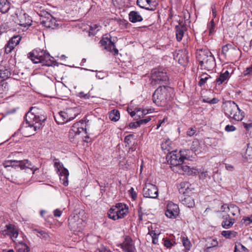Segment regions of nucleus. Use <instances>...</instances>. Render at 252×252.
I'll return each instance as SVG.
<instances>
[{"label":"nucleus","instance_id":"obj_15","mask_svg":"<svg viewBox=\"0 0 252 252\" xmlns=\"http://www.w3.org/2000/svg\"><path fill=\"white\" fill-rule=\"evenodd\" d=\"M137 4L140 7L150 11H154L158 5L156 0H137Z\"/></svg>","mask_w":252,"mask_h":252},{"label":"nucleus","instance_id":"obj_51","mask_svg":"<svg viewBox=\"0 0 252 252\" xmlns=\"http://www.w3.org/2000/svg\"><path fill=\"white\" fill-rule=\"evenodd\" d=\"M196 132V127H190L188 129V130L187 132V134L189 136H193Z\"/></svg>","mask_w":252,"mask_h":252},{"label":"nucleus","instance_id":"obj_64","mask_svg":"<svg viewBox=\"0 0 252 252\" xmlns=\"http://www.w3.org/2000/svg\"><path fill=\"white\" fill-rule=\"evenodd\" d=\"M99 252H112L110 250L106 249L104 247H101L98 249Z\"/></svg>","mask_w":252,"mask_h":252},{"label":"nucleus","instance_id":"obj_63","mask_svg":"<svg viewBox=\"0 0 252 252\" xmlns=\"http://www.w3.org/2000/svg\"><path fill=\"white\" fill-rule=\"evenodd\" d=\"M199 144L198 141H194L192 142V148L194 149L195 152H197L198 151V149L196 147L198 146Z\"/></svg>","mask_w":252,"mask_h":252},{"label":"nucleus","instance_id":"obj_60","mask_svg":"<svg viewBox=\"0 0 252 252\" xmlns=\"http://www.w3.org/2000/svg\"><path fill=\"white\" fill-rule=\"evenodd\" d=\"M134 110L136 113V117L140 118L141 117L142 109L140 108H135Z\"/></svg>","mask_w":252,"mask_h":252},{"label":"nucleus","instance_id":"obj_48","mask_svg":"<svg viewBox=\"0 0 252 252\" xmlns=\"http://www.w3.org/2000/svg\"><path fill=\"white\" fill-rule=\"evenodd\" d=\"M15 163H18V162L16 160H6L3 163V166L4 167H12V165H13L14 164H12Z\"/></svg>","mask_w":252,"mask_h":252},{"label":"nucleus","instance_id":"obj_5","mask_svg":"<svg viewBox=\"0 0 252 252\" xmlns=\"http://www.w3.org/2000/svg\"><path fill=\"white\" fill-rule=\"evenodd\" d=\"M151 80L153 86L167 84L169 82V77L165 69L155 68L152 70Z\"/></svg>","mask_w":252,"mask_h":252},{"label":"nucleus","instance_id":"obj_14","mask_svg":"<svg viewBox=\"0 0 252 252\" xmlns=\"http://www.w3.org/2000/svg\"><path fill=\"white\" fill-rule=\"evenodd\" d=\"M17 161L18 163L14 162V165H12V167H20L21 170L30 169L32 171L33 174L39 169L38 167L32 165V163L28 160H17Z\"/></svg>","mask_w":252,"mask_h":252},{"label":"nucleus","instance_id":"obj_7","mask_svg":"<svg viewBox=\"0 0 252 252\" xmlns=\"http://www.w3.org/2000/svg\"><path fill=\"white\" fill-rule=\"evenodd\" d=\"M199 65L208 70H212L216 65L215 59L210 51H204L199 55Z\"/></svg>","mask_w":252,"mask_h":252},{"label":"nucleus","instance_id":"obj_44","mask_svg":"<svg viewBox=\"0 0 252 252\" xmlns=\"http://www.w3.org/2000/svg\"><path fill=\"white\" fill-rule=\"evenodd\" d=\"M207 28L209 31V34H211L215 32V24L214 21V19L212 20L208 24Z\"/></svg>","mask_w":252,"mask_h":252},{"label":"nucleus","instance_id":"obj_54","mask_svg":"<svg viewBox=\"0 0 252 252\" xmlns=\"http://www.w3.org/2000/svg\"><path fill=\"white\" fill-rule=\"evenodd\" d=\"M128 192L132 199L134 200H136L137 198V194L133 188H130V189L128 190Z\"/></svg>","mask_w":252,"mask_h":252},{"label":"nucleus","instance_id":"obj_57","mask_svg":"<svg viewBox=\"0 0 252 252\" xmlns=\"http://www.w3.org/2000/svg\"><path fill=\"white\" fill-rule=\"evenodd\" d=\"M119 24L120 26L121 27L122 29H125L127 27V26L128 24V22L125 20H120L119 21Z\"/></svg>","mask_w":252,"mask_h":252},{"label":"nucleus","instance_id":"obj_50","mask_svg":"<svg viewBox=\"0 0 252 252\" xmlns=\"http://www.w3.org/2000/svg\"><path fill=\"white\" fill-rule=\"evenodd\" d=\"M243 74L244 76L252 75V64L244 71Z\"/></svg>","mask_w":252,"mask_h":252},{"label":"nucleus","instance_id":"obj_36","mask_svg":"<svg viewBox=\"0 0 252 252\" xmlns=\"http://www.w3.org/2000/svg\"><path fill=\"white\" fill-rule=\"evenodd\" d=\"M100 29V26L98 24H93L90 26L89 35H94Z\"/></svg>","mask_w":252,"mask_h":252},{"label":"nucleus","instance_id":"obj_16","mask_svg":"<svg viewBox=\"0 0 252 252\" xmlns=\"http://www.w3.org/2000/svg\"><path fill=\"white\" fill-rule=\"evenodd\" d=\"M185 158H186L185 157L182 156L180 154L170 153V158L167 161L173 166V169H176L178 165L183 163L184 160Z\"/></svg>","mask_w":252,"mask_h":252},{"label":"nucleus","instance_id":"obj_2","mask_svg":"<svg viewBox=\"0 0 252 252\" xmlns=\"http://www.w3.org/2000/svg\"><path fill=\"white\" fill-rule=\"evenodd\" d=\"M172 89L167 85L159 86L154 92L152 99L158 106H165L172 99Z\"/></svg>","mask_w":252,"mask_h":252},{"label":"nucleus","instance_id":"obj_21","mask_svg":"<svg viewBox=\"0 0 252 252\" xmlns=\"http://www.w3.org/2000/svg\"><path fill=\"white\" fill-rule=\"evenodd\" d=\"M240 50L235 47H233L231 44H227L222 47L221 54L226 56L227 53L231 54L238 55L240 53Z\"/></svg>","mask_w":252,"mask_h":252},{"label":"nucleus","instance_id":"obj_61","mask_svg":"<svg viewBox=\"0 0 252 252\" xmlns=\"http://www.w3.org/2000/svg\"><path fill=\"white\" fill-rule=\"evenodd\" d=\"M129 126L130 128H136L137 127L140 126L139 125L138 121L135 122L130 123Z\"/></svg>","mask_w":252,"mask_h":252},{"label":"nucleus","instance_id":"obj_40","mask_svg":"<svg viewBox=\"0 0 252 252\" xmlns=\"http://www.w3.org/2000/svg\"><path fill=\"white\" fill-rule=\"evenodd\" d=\"M8 89V85L6 82H3L0 85V97H3L2 94L6 93Z\"/></svg>","mask_w":252,"mask_h":252},{"label":"nucleus","instance_id":"obj_13","mask_svg":"<svg viewBox=\"0 0 252 252\" xmlns=\"http://www.w3.org/2000/svg\"><path fill=\"white\" fill-rule=\"evenodd\" d=\"M165 215L169 218H176L179 214L178 206L172 202H169L166 207Z\"/></svg>","mask_w":252,"mask_h":252},{"label":"nucleus","instance_id":"obj_12","mask_svg":"<svg viewBox=\"0 0 252 252\" xmlns=\"http://www.w3.org/2000/svg\"><path fill=\"white\" fill-rule=\"evenodd\" d=\"M143 195L145 197L157 198L158 196L157 187L152 184H146L143 189Z\"/></svg>","mask_w":252,"mask_h":252},{"label":"nucleus","instance_id":"obj_27","mask_svg":"<svg viewBox=\"0 0 252 252\" xmlns=\"http://www.w3.org/2000/svg\"><path fill=\"white\" fill-rule=\"evenodd\" d=\"M60 181L64 186H67L68 184V178L69 176V172L68 170L65 167H63V169L61 170L60 173Z\"/></svg>","mask_w":252,"mask_h":252},{"label":"nucleus","instance_id":"obj_25","mask_svg":"<svg viewBox=\"0 0 252 252\" xmlns=\"http://www.w3.org/2000/svg\"><path fill=\"white\" fill-rule=\"evenodd\" d=\"M230 78V74L228 70L223 72V70L220 73V75L216 79V84L218 85L222 84L225 81L228 80Z\"/></svg>","mask_w":252,"mask_h":252},{"label":"nucleus","instance_id":"obj_32","mask_svg":"<svg viewBox=\"0 0 252 252\" xmlns=\"http://www.w3.org/2000/svg\"><path fill=\"white\" fill-rule=\"evenodd\" d=\"M176 58V60H178L179 63L182 65H185L188 62V57L186 54H181L178 53Z\"/></svg>","mask_w":252,"mask_h":252},{"label":"nucleus","instance_id":"obj_62","mask_svg":"<svg viewBox=\"0 0 252 252\" xmlns=\"http://www.w3.org/2000/svg\"><path fill=\"white\" fill-rule=\"evenodd\" d=\"M62 214V211L60 210L59 209H56L54 211V215L56 217H60Z\"/></svg>","mask_w":252,"mask_h":252},{"label":"nucleus","instance_id":"obj_1","mask_svg":"<svg viewBox=\"0 0 252 252\" xmlns=\"http://www.w3.org/2000/svg\"><path fill=\"white\" fill-rule=\"evenodd\" d=\"M46 119L44 111L36 107H32L26 114L25 123L20 130L25 136L29 137L43 125Z\"/></svg>","mask_w":252,"mask_h":252},{"label":"nucleus","instance_id":"obj_17","mask_svg":"<svg viewBox=\"0 0 252 252\" xmlns=\"http://www.w3.org/2000/svg\"><path fill=\"white\" fill-rule=\"evenodd\" d=\"M121 248L126 252H136V249L132 244V240L128 236H126L125 241L121 244Z\"/></svg>","mask_w":252,"mask_h":252},{"label":"nucleus","instance_id":"obj_20","mask_svg":"<svg viewBox=\"0 0 252 252\" xmlns=\"http://www.w3.org/2000/svg\"><path fill=\"white\" fill-rule=\"evenodd\" d=\"M21 39L20 35H16L13 36L9 41L5 48L6 53H9L14 47L19 43Z\"/></svg>","mask_w":252,"mask_h":252},{"label":"nucleus","instance_id":"obj_33","mask_svg":"<svg viewBox=\"0 0 252 252\" xmlns=\"http://www.w3.org/2000/svg\"><path fill=\"white\" fill-rule=\"evenodd\" d=\"M109 119L113 121L116 122L120 119V113L118 110H112L109 114Z\"/></svg>","mask_w":252,"mask_h":252},{"label":"nucleus","instance_id":"obj_28","mask_svg":"<svg viewBox=\"0 0 252 252\" xmlns=\"http://www.w3.org/2000/svg\"><path fill=\"white\" fill-rule=\"evenodd\" d=\"M129 20L132 23H136L142 21L143 18L139 13L135 11L130 12L128 14Z\"/></svg>","mask_w":252,"mask_h":252},{"label":"nucleus","instance_id":"obj_49","mask_svg":"<svg viewBox=\"0 0 252 252\" xmlns=\"http://www.w3.org/2000/svg\"><path fill=\"white\" fill-rule=\"evenodd\" d=\"M151 120V117L148 116V117H146L144 119H141L140 120H138V122L139 126H141L142 125H145V124H147Z\"/></svg>","mask_w":252,"mask_h":252},{"label":"nucleus","instance_id":"obj_53","mask_svg":"<svg viewBox=\"0 0 252 252\" xmlns=\"http://www.w3.org/2000/svg\"><path fill=\"white\" fill-rule=\"evenodd\" d=\"M243 125L247 131H249L252 127V121L249 120L248 123L243 122Z\"/></svg>","mask_w":252,"mask_h":252},{"label":"nucleus","instance_id":"obj_34","mask_svg":"<svg viewBox=\"0 0 252 252\" xmlns=\"http://www.w3.org/2000/svg\"><path fill=\"white\" fill-rule=\"evenodd\" d=\"M181 240L182 242L183 245L185 247L186 249L185 252H188V251H189L190 249V247L191 246V243L189 239L187 237H181Z\"/></svg>","mask_w":252,"mask_h":252},{"label":"nucleus","instance_id":"obj_47","mask_svg":"<svg viewBox=\"0 0 252 252\" xmlns=\"http://www.w3.org/2000/svg\"><path fill=\"white\" fill-rule=\"evenodd\" d=\"M187 188H186V185L184 183H182L180 184L181 188L179 189V191L182 192L183 194L187 192V189H189V184H187Z\"/></svg>","mask_w":252,"mask_h":252},{"label":"nucleus","instance_id":"obj_45","mask_svg":"<svg viewBox=\"0 0 252 252\" xmlns=\"http://www.w3.org/2000/svg\"><path fill=\"white\" fill-rule=\"evenodd\" d=\"M203 102L208 103L210 104H216L219 102V99L217 98L214 97L212 99H209V98H204Z\"/></svg>","mask_w":252,"mask_h":252},{"label":"nucleus","instance_id":"obj_30","mask_svg":"<svg viewBox=\"0 0 252 252\" xmlns=\"http://www.w3.org/2000/svg\"><path fill=\"white\" fill-rule=\"evenodd\" d=\"M10 2L8 0H0V12L5 13L10 8Z\"/></svg>","mask_w":252,"mask_h":252},{"label":"nucleus","instance_id":"obj_19","mask_svg":"<svg viewBox=\"0 0 252 252\" xmlns=\"http://www.w3.org/2000/svg\"><path fill=\"white\" fill-rule=\"evenodd\" d=\"M11 75V70L8 64L3 63L0 64V81L8 78Z\"/></svg>","mask_w":252,"mask_h":252},{"label":"nucleus","instance_id":"obj_29","mask_svg":"<svg viewBox=\"0 0 252 252\" xmlns=\"http://www.w3.org/2000/svg\"><path fill=\"white\" fill-rule=\"evenodd\" d=\"M182 203L188 207H192L194 205V202L191 197L189 195H184L182 197Z\"/></svg>","mask_w":252,"mask_h":252},{"label":"nucleus","instance_id":"obj_35","mask_svg":"<svg viewBox=\"0 0 252 252\" xmlns=\"http://www.w3.org/2000/svg\"><path fill=\"white\" fill-rule=\"evenodd\" d=\"M60 115V116L63 118V120L64 123L70 121L74 119L76 116V115L75 114L74 116L73 117H69L68 114L67 112H65L64 111H61L58 113Z\"/></svg>","mask_w":252,"mask_h":252},{"label":"nucleus","instance_id":"obj_22","mask_svg":"<svg viewBox=\"0 0 252 252\" xmlns=\"http://www.w3.org/2000/svg\"><path fill=\"white\" fill-rule=\"evenodd\" d=\"M49 16L45 17L44 19H43L41 23L42 25L46 28L54 29L56 25V19L51 16V15L48 14Z\"/></svg>","mask_w":252,"mask_h":252},{"label":"nucleus","instance_id":"obj_52","mask_svg":"<svg viewBox=\"0 0 252 252\" xmlns=\"http://www.w3.org/2000/svg\"><path fill=\"white\" fill-rule=\"evenodd\" d=\"M133 136V134H129L126 136L125 138V143L126 144V146H129V144L131 143V138Z\"/></svg>","mask_w":252,"mask_h":252},{"label":"nucleus","instance_id":"obj_10","mask_svg":"<svg viewBox=\"0 0 252 252\" xmlns=\"http://www.w3.org/2000/svg\"><path fill=\"white\" fill-rule=\"evenodd\" d=\"M101 46L104 47V49L110 52L114 51V55L118 54V50L116 48L114 43L111 40V36L110 34H106L99 42Z\"/></svg>","mask_w":252,"mask_h":252},{"label":"nucleus","instance_id":"obj_37","mask_svg":"<svg viewBox=\"0 0 252 252\" xmlns=\"http://www.w3.org/2000/svg\"><path fill=\"white\" fill-rule=\"evenodd\" d=\"M16 243L20 244L18 252H29L30 249L29 247L22 241H18Z\"/></svg>","mask_w":252,"mask_h":252},{"label":"nucleus","instance_id":"obj_31","mask_svg":"<svg viewBox=\"0 0 252 252\" xmlns=\"http://www.w3.org/2000/svg\"><path fill=\"white\" fill-rule=\"evenodd\" d=\"M227 209L233 216H238L240 214V209L236 205L230 204L227 206Z\"/></svg>","mask_w":252,"mask_h":252},{"label":"nucleus","instance_id":"obj_38","mask_svg":"<svg viewBox=\"0 0 252 252\" xmlns=\"http://www.w3.org/2000/svg\"><path fill=\"white\" fill-rule=\"evenodd\" d=\"M237 233L234 231L224 230L221 232V235L227 239H230L232 237H235Z\"/></svg>","mask_w":252,"mask_h":252},{"label":"nucleus","instance_id":"obj_58","mask_svg":"<svg viewBox=\"0 0 252 252\" xmlns=\"http://www.w3.org/2000/svg\"><path fill=\"white\" fill-rule=\"evenodd\" d=\"M77 96L84 99H89L90 98V94H85L83 92H79Z\"/></svg>","mask_w":252,"mask_h":252},{"label":"nucleus","instance_id":"obj_39","mask_svg":"<svg viewBox=\"0 0 252 252\" xmlns=\"http://www.w3.org/2000/svg\"><path fill=\"white\" fill-rule=\"evenodd\" d=\"M234 252H248V250L240 243L235 244Z\"/></svg>","mask_w":252,"mask_h":252},{"label":"nucleus","instance_id":"obj_9","mask_svg":"<svg viewBox=\"0 0 252 252\" xmlns=\"http://www.w3.org/2000/svg\"><path fill=\"white\" fill-rule=\"evenodd\" d=\"M68 222L69 228L73 231H80L84 226L83 220L78 215H71L68 218Z\"/></svg>","mask_w":252,"mask_h":252},{"label":"nucleus","instance_id":"obj_55","mask_svg":"<svg viewBox=\"0 0 252 252\" xmlns=\"http://www.w3.org/2000/svg\"><path fill=\"white\" fill-rule=\"evenodd\" d=\"M164 246L167 248H171L174 246V244L172 243L169 239H165L164 240Z\"/></svg>","mask_w":252,"mask_h":252},{"label":"nucleus","instance_id":"obj_59","mask_svg":"<svg viewBox=\"0 0 252 252\" xmlns=\"http://www.w3.org/2000/svg\"><path fill=\"white\" fill-rule=\"evenodd\" d=\"M54 166L56 168L58 169V171H59L60 169L62 170L63 169V165L60 162H55L54 164Z\"/></svg>","mask_w":252,"mask_h":252},{"label":"nucleus","instance_id":"obj_46","mask_svg":"<svg viewBox=\"0 0 252 252\" xmlns=\"http://www.w3.org/2000/svg\"><path fill=\"white\" fill-rule=\"evenodd\" d=\"M54 119L56 123L59 125H62L64 124L63 118H62L59 113L54 116Z\"/></svg>","mask_w":252,"mask_h":252},{"label":"nucleus","instance_id":"obj_43","mask_svg":"<svg viewBox=\"0 0 252 252\" xmlns=\"http://www.w3.org/2000/svg\"><path fill=\"white\" fill-rule=\"evenodd\" d=\"M35 231L37 233V236L41 238L47 240L49 237L48 234L45 231L36 229Z\"/></svg>","mask_w":252,"mask_h":252},{"label":"nucleus","instance_id":"obj_26","mask_svg":"<svg viewBox=\"0 0 252 252\" xmlns=\"http://www.w3.org/2000/svg\"><path fill=\"white\" fill-rule=\"evenodd\" d=\"M187 28L184 25H181L180 24L176 26V36L177 41H180L183 37L184 32L186 30Z\"/></svg>","mask_w":252,"mask_h":252},{"label":"nucleus","instance_id":"obj_11","mask_svg":"<svg viewBox=\"0 0 252 252\" xmlns=\"http://www.w3.org/2000/svg\"><path fill=\"white\" fill-rule=\"evenodd\" d=\"M3 235H8L10 236L11 239L15 242L19 241L18 239L19 235L18 230L13 224L9 223L6 224L4 229L2 230Z\"/></svg>","mask_w":252,"mask_h":252},{"label":"nucleus","instance_id":"obj_42","mask_svg":"<svg viewBox=\"0 0 252 252\" xmlns=\"http://www.w3.org/2000/svg\"><path fill=\"white\" fill-rule=\"evenodd\" d=\"M241 222L246 226L249 225L252 222V214L250 216L243 217Z\"/></svg>","mask_w":252,"mask_h":252},{"label":"nucleus","instance_id":"obj_24","mask_svg":"<svg viewBox=\"0 0 252 252\" xmlns=\"http://www.w3.org/2000/svg\"><path fill=\"white\" fill-rule=\"evenodd\" d=\"M190 168L189 166H187L186 165H184L183 163L178 165V166H177V168L172 169V170L179 173L180 174H184L187 173L188 174H191L193 171Z\"/></svg>","mask_w":252,"mask_h":252},{"label":"nucleus","instance_id":"obj_4","mask_svg":"<svg viewBox=\"0 0 252 252\" xmlns=\"http://www.w3.org/2000/svg\"><path fill=\"white\" fill-rule=\"evenodd\" d=\"M28 57L34 63H41L42 66H50L52 64L49 53L40 48H36L29 53Z\"/></svg>","mask_w":252,"mask_h":252},{"label":"nucleus","instance_id":"obj_23","mask_svg":"<svg viewBox=\"0 0 252 252\" xmlns=\"http://www.w3.org/2000/svg\"><path fill=\"white\" fill-rule=\"evenodd\" d=\"M223 220L221 222V225L223 228L225 229H228L231 227L235 221V220L234 218H232L230 217V214H227L225 216L222 217Z\"/></svg>","mask_w":252,"mask_h":252},{"label":"nucleus","instance_id":"obj_41","mask_svg":"<svg viewBox=\"0 0 252 252\" xmlns=\"http://www.w3.org/2000/svg\"><path fill=\"white\" fill-rule=\"evenodd\" d=\"M200 77V80L198 82V85L201 87L204 85L209 78H211V76L207 74H204Z\"/></svg>","mask_w":252,"mask_h":252},{"label":"nucleus","instance_id":"obj_3","mask_svg":"<svg viewBox=\"0 0 252 252\" xmlns=\"http://www.w3.org/2000/svg\"><path fill=\"white\" fill-rule=\"evenodd\" d=\"M222 110L228 118L236 121H241L245 117V113L240 109L238 105L233 101L224 102L222 105Z\"/></svg>","mask_w":252,"mask_h":252},{"label":"nucleus","instance_id":"obj_18","mask_svg":"<svg viewBox=\"0 0 252 252\" xmlns=\"http://www.w3.org/2000/svg\"><path fill=\"white\" fill-rule=\"evenodd\" d=\"M83 121H80L79 123H75L72 126L71 129L69 132V136L72 138L77 134H79L84 130L86 131V129H84L80 125L83 124Z\"/></svg>","mask_w":252,"mask_h":252},{"label":"nucleus","instance_id":"obj_56","mask_svg":"<svg viewBox=\"0 0 252 252\" xmlns=\"http://www.w3.org/2000/svg\"><path fill=\"white\" fill-rule=\"evenodd\" d=\"M224 129L226 132H229L235 131L236 128L233 125H228L225 126Z\"/></svg>","mask_w":252,"mask_h":252},{"label":"nucleus","instance_id":"obj_6","mask_svg":"<svg viewBox=\"0 0 252 252\" xmlns=\"http://www.w3.org/2000/svg\"><path fill=\"white\" fill-rule=\"evenodd\" d=\"M128 213V208L126 204L118 203L112 206L108 212V216L114 220L124 218Z\"/></svg>","mask_w":252,"mask_h":252},{"label":"nucleus","instance_id":"obj_8","mask_svg":"<svg viewBox=\"0 0 252 252\" xmlns=\"http://www.w3.org/2000/svg\"><path fill=\"white\" fill-rule=\"evenodd\" d=\"M15 14L16 16L15 23L20 26L26 28L32 25L31 18L24 10L20 8H17L15 11Z\"/></svg>","mask_w":252,"mask_h":252}]
</instances>
